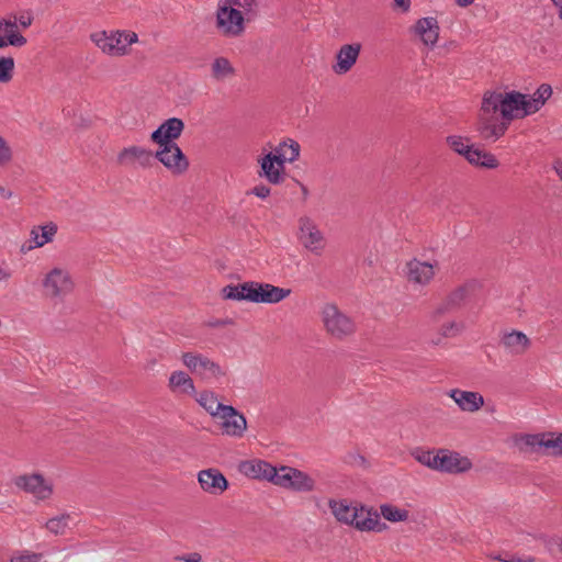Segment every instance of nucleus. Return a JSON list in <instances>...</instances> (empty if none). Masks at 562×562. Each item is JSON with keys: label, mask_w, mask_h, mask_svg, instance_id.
Wrapping results in <instances>:
<instances>
[{"label": "nucleus", "mask_w": 562, "mask_h": 562, "mask_svg": "<svg viewBox=\"0 0 562 562\" xmlns=\"http://www.w3.org/2000/svg\"><path fill=\"white\" fill-rule=\"evenodd\" d=\"M541 104L533 95L517 91H485L477 114L476 132L487 142L501 138L515 119L533 114Z\"/></svg>", "instance_id": "nucleus-1"}, {"label": "nucleus", "mask_w": 562, "mask_h": 562, "mask_svg": "<svg viewBox=\"0 0 562 562\" xmlns=\"http://www.w3.org/2000/svg\"><path fill=\"white\" fill-rule=\"evenodd\" d=\"M328 506L334 517L341 524L353 527L361 532H383L389 527L381 521L379 512L373 507L351 506L347 499H329Z\"/></svg>", "instance_id": "nucleus-2"}, {"label": "nucleus", "mask_w": 562, "mask_h": 562, "mask_svg": "<svg viewBox=\"0 0 562 562\" xmlns=\"http://www.w3.org/2000/svg\"><path fill=\"white\" fill-rule=\"evenodd\" d=\"M321 321L325 333L337 341L347 340L357 331L356 319L335 303H325L322 306Z\"/></svg>", "instance_id": "nucleus-3"}, {"label": "nucleus", "mask_w": 562, "mask_h": 562, "mask_svg": "<svg viewBox=\"0 0 562 562\" xmlns=\"http://www.w3.org/2000/svg\"><path fill=\"white\" fill-rule=\"evenodd\" d=\"M215 30L225 38H238L246 31L244 12L233 8L227 0H218L215 11Z\"/></svg>", "instance_id": "nucleus-4"}, {"label": "nucleus", "mask_w": 562, "mask_h": 562, "mask_svg": "<svg viewBox=\"0 0 562 562\" xmlns=\"http://www.w3.org/2000/svg\"><path fill=\"white\" fill-rule=\"evenodd\" d=\"M446 143L454 153L463 156L473 166L495 169L499 165L493 154L474 148L469 144L468 138L459 135H451L446 138Z\"/></svg>", "instance_id": "nucleus-5"}, {"label": "nucleus", "mask_w": 562, "mask_h": 562, "mask_svg": "<svg viewBox=\"0 0 562 562\" xmlns=\"http://www.w3.org/2000/svg\"><path fill=\"white\" fill-rule=\"evenodd\" d=\"M13 484L20 491L32 495L37 502H47L54 495L53 482L37 472L14 476Z\"/></svg>", "instance_id": "nucleus-6"}, {"label": "nucleus", "mask_w": 562, "mask_h": 562, "mask_svg": "<svg viewBox=\"0 0 562 562\" xmlns=\"http://www.w3.org/2000/svg\"><path fill=\"white\" fill-rule=\"evenodd\" d=\"M182 363L193 374H198L203 380H221L227 375V369L212 359L194 352H183Z\"/></svg>", "instance_id": "nucleus-7"}, {"label": "nucleus", "mask_w": 562, "mask_h": 562, "mask_svg": "<svg viewBox=\"0 0 562 562\" xmlns=\"http://www.w3.org/2000/svg\"><path fill=\"white\" fill-rule=\"evenodd\" d=\"M476 281L470 280L452 289L442 301L434 308L431 318L439 321L448 313L461 310L471 293L475 290Z\"/></svg>", "instance_id": "nucleus-8"}, {"label": "nucleus", "mask_w": 562, "mask_h": 562, "mask_svg": "<svg viewBox=\"0 0 562 562\" xmlns=\"http://www.w3.org/2000/svg\"><path fill=\"white\" fill-rule=\"evenodd\" d=\"M273 484L295 492H312L315 490L313 477L299 469L286 465L277 469Z\"/></svg>", "instance_id": "nucleus-9"}, {"label": "nucleus", "mask_w": 562, "mask_h": 562, "mask_svg": "<svg viewBox=\"0 0 562 562\" xmlns=\"http://www.w3.org/2000/svg\"><path fill=\"white\" fill-rule=\"evenodd\" d=\"M297 239L308 251L321 255L325 249L326 240L317 224L310 216L297 220Z\"/></svg>", "instance_id": "nucleus-10"}, {"label": "nucleus", "mask_w": 562, "mask_h": 562, "mask_svg": "<svg viewBox=\"0 0 562 562\" xmlns=\"http://www.w3.org/2000/svg\"><path fill=\"white\" fill-rule=\"evenodd\" d=\"M90 41L110 57H123L131 53V48L123 45L120 30L97 31L90 34Z\"/></svg>", "instance_id": "nucleus-11"}, {"label": "nucleus", "mask_w": 562, "mask_h": 562, "mask_svg": "<svg viewBox=\"0 0 562 562\" xmlns=\"http://www.w3.org/2000/svg\"><path fill=\"white\" fill-rule=\"evenodd\" d=\"M74 281L68 271L61 268L52 269L43 279L45 294L50 299H58L74 290Z\"/></svg>", "instance_id": "nucleus-12"}, {"label": "nucleus", "mask_w": 562, "mask_h": 562, "mask_svg": "<svg viewBox=\"0 0 562 562\" xmlns=\"http://www.w3.org/2000/svg\"><path fill=\"white\" fill-rule=\"evenodd\" d=\"M214 419L220 420V426L224 435L241 438L247 430L246 417L232 405L222 407Z\"/></svg>", "instance_id": "nucleus-13"}, {"label": "nucleus", "mask_w": 562, "mask_h": 562, "mask_svg": "<svg viewBox=\"0 0 562 562\" xmlns=\"http://www.w3.org/2000/svg\"><path fill=\"white\" fill-rule=\"evenodd\" d=\"M116 161L125 168L148 169L154 165V153L145 147L132 145L119 151Z\"/></svg>", "instance_id": "nucleus-14"}, {"label": "nucleus", "mask_w": 562, "mask_h": 562, "mask_svg": "<svg viewBox=\"0 0 562 562\" xmlns=\"http://www.w3.org/2000/svg\"><path fill=\"white\" fill-rule=\"evenodd\" d=\"M154 159H157L176 176L184 173L189 168V160L178 145L159 147L154 153Z\"/></svg>", "instance_id": "nucleus-15"}, {"label": "nucleus", "mask_w": 562, "mask_h": 562, "mask_svg": "<svg viewBox=\"0 0 562 562\" xmlns=\"http://www.w3.org/2000/svg\"><path fill=\"white\" fill-rule=\"evenodd\" d=\"M184 130V123L181 119L171 117L166 120L150 134V140L159 147L177 145L175 143Z\"/></svg>", "instance_id": "nucleus-16"}, {"label": "nucleus", "mask_w": 562, "mask_h": 562, "mask_svg": "<svg viewBox=\"0 0 562 562\" xmlns=\"http://www.w3.org/2000/svg\"><path fill=\"white\" fill-rule=\"evenodd\" d=\"M254 291L249 294L251 302L277 304L292 293L291 289L280 288L271 283H260L252 281Z\"/></svg>", "instance_id": "nucleus-17"}, {"label": "nucleus", "mask_w": 562, "mask_h": 562, "mask_svg": "<svg viewBox=\"0 0 562 562\" xmlns=\"http://www.w3.org/2000/svg\"><path fill=\"white\" fill-rule=\"evenodd\" d=\"M435 265L417 259L409 260L405 266V274L408 282L426 286L428 285L436 276Z\"/></svg>", "instance_id": "nucleus-18"}, {"label": "nucleus", "mask_w": 562, "mask_h": 562, "mask_svg": "<svg viewBox=\"0 0 562 562\" xmlns=\"http://www.w3.org/2000/svg\"><path fill=\"white\" fill-rule=\"evenodd\" d=\"M238 471L247 477L273 483L277 468L263 460H247L238 464Z\"/></svg>", "instance_id": "nucleus-19"}, {"label": "nucleus", "mask_w": 562, "mask_h": 562, "mask_svg": "<svg viewBox=\"0 0 562 562\" xmlns=\"http://www.w3.org/2000/svg\"><path fill=\"white\" fill-rule=\"evenodd\" d=\"M201 488L213 495H220L228 487L226 477L217 469L201 470L198 474Z\"/></svg>", "instance_id": "nucleus-20"}, {"label": "nucleus", "mask_w": 562, "mask_h": 562, "mask_svg": "<svg viewBox=\"0 0 562 562\" xmlns=\"http://www.w3.org/2000/svg\"><path fill=\"white\" fill-rule=\"evenodd\" d=\"M361 50L360 43L345 44L337 52V63L333 66V70L337 75L347 74L357 63Z\"/></svg>", "instance_id": "nucleus-21"}, {"label": "nucleus", "mask_w": 562, "mask_h": 562, "mask_svg": "<svg viewBox=\"0 0 562 562\" xmlns=\"http://www.w3.org/2000/svg\"><path fill=\"white\" fill-rule=\"evenodd\" d=\"M448 395L463 412L474 413L484 406V397L479 392L453 389L450 390Z\"/></svg>", "instance_id": "nucleus-22"}, {"label": "nucleus", "mask_w": 562, "mask_h": 562, "mask_svg": "<svg viewBox=\"0 0 562 562\" xmlns=\"http://www.w3.org/2000/svg\"><path fill=\"white\" fill-rule=\"evenodd\" d=\"M471 462L468 458L460 457L457 452L439 450L438 471L449 473H462L471 469Z\"/></svg>", "instance_id": "nucleus-23"}, {"label": "nucleus", "mask_w": 562, "mask_h": 562, "mask_svg": "<svg viewBox=\"0 0 562 562\" xmlns=\"http://www.w3.org/2000/svg\"><path fill=\"white\" fill-rule=\"evenodd\" d=\"M413 31L425 45L434 47L438 42L440 27L436 18L427 16L417 20Z\"/></svg>", "instance_id": "nucleus-24"}, {"label": "nucleus", "mask_w": 562, "mask_h": 562, "mask_svg": "<svg viewBox=\"0 0 562 562\" xmlns=\"http://www.w3.org/2000/svg\"><path fill=\"white\" fill-rule=\"evenodd\" d=\"M258 164L260 165L259 176L266 178L268 182L280 184L284 181L285 166L281 164L280 167L274 156L267 154L258 159Z\"/></svg>", "instance_id": "nucleus-25"}, {"label": "nucleus", "mask_w": 562, "mask_h": 562, "mask_svg": "<svg viewBox=\"0 0 562 562\" xmlns=\"http://www.w3.org/2000/svg\"><path fill=\"white\" fill-rule=\"evenodd\" d=\"M501 345L512 356H521L530 347V339L519 330H512L502 336Z\"/></svg>", "instance_id": "nucleus-26"}, {"label": "nucleus", "mask_w": 562, "mask_h": 562, "mask_svg": "<svg viewBox=\"0 0 562 562\" xmlns=\"http://www.w3.org/2000/svg\"><path fill=\"white\" fill-rule=\"evenodd\" d=\"M168 387L178 394L192 395L195 393L194 382L184 371H173L169 376Z\"/></svg>", "instance_id": "nucleus-27"}, {"label": "nucleus", "mask_w": 562, "mask_h": 562, "mask_svg": "<svg viewBox=\"0 0 562 562\" xmlns=\"http://www.w3.org/2000/svg\"><path fill=\"white\" fill-rule=\"evenodd\" d=\"M271 156L277 158V162L281 167V164L285 166L286 162L295 161L300 156V145L293 139L280 143L273 151L269 153Z\"/></svg>", "instance_id": "nucleus-28"}, {"label": "nucleus", "mask_w": 562, "mask_h": 562, "mask_svg": "<svg viewBox=\"0 0 562 562\" xmlns=\"http://www.w3.org/2000/svg\"><path fill=\"white\" fill-rule=\"evenodd\" d=\"M57 229V225L53 222L41 226H34L31 229V240L34 243V245H31L29 249L43 247L44 245L53 241Z\"/></svg>", "instance_id": "nucleus-29"}, {"label": "nucleus", "mask_w": 562, "mask_h": 562, "mask_svg": "<svg viewBox=\"0 0 562 562\" xmlns=\"http://www.w3.org/2000/svg\"><path fill=\"white\" fill-rule=\"evenodd\" d=\"M3 32L4 36H0V48H4L9 45L23 47L27 43L26 37L19 32L15 20H7Z\"/></svg>", "instance_id": "nucleus-30"}, {"label": "nucleus", "mask_w": 562, "mask_h": 562, "mask_svg": "<svg viewBox=\"0 0 562 562\" xmlns=\"http://www.w3.org/2000/svg\"><path fill=\"white\" fill-rule=\"evenodd\" d=\"M252 291H254L252 281H249V282H244V283H240L237 285H233V284L226 285L222 289L221 293H222V297L224 300L251 302L249 294Z\"/></svg>", "instance_id": "nucleus-31"}, {"label": "nucleus", "mask_w": 562, "mask_h": 562, "mask_svg": "<svg viewBox=\"0 0 562 562\" xmlns=\"http://www.w3.org/2000/svg\"><path fill=\"white\" fill-rule=\"evenodd\" d=\"M236 75V70L228 58L216 57L211 64V76L217 81L222 82Z\"/></svg>", "instance_id": "nucleus-32"}, {"label": "nucleus", "mask_w": 562, "mask_h": 562, "mask_svg": "<svg viewBox=\"0 0 562 562\" xmlns=\"http://www.w3.org/2000/svg\"><path fill=\"white\" fill-rule=\"evenodd\" d=\"M379 516L390 522H405L409 519V512L405 508H400L393 504L384 503L380 505Z\"/></svg>", "instance_id": "nucleus-33"}, {"label": "nucleus", "mask_w": 562, "mask_h": 562, "mask_svg": "<svg viewBox=\"0 0 562 562\" xmlns=\"http://www.w3.org/2000/svg\"><path fill=\"white\" fill-rule=\"evenodd\" d=\"M196 402L214 418L217 413L225 406L222 404L217 395L212 391H202L196 397Z\"/></svg>", "instance_id": "nucleus-34"}, {"label": "nucleus", "mask_w": 562, "mask_h": 562, "mask_svg": "<svg viewBox=\"0 0 562 562\" xmlns=\"http://www.w3.org/2000/svg\"><path fill=\"white\" fill-rule=\"evenodd\" d=\"M71 521V514L61 513L49 518L45 522V529L55 536H64L69 528V524Z\"/></svg>", "instance_id": "nucleus-35"}, {"label": "nucleus", "mask_w": 562, "mask_h": 562, "mask_svg": "<svg viewBox=\"0 0 562 562\" xmlns=\"http://www.w3.org/2000/svg\"><path fill=\"white\" fill-rule=\"evenodd\" d=\"M514 441L520 452L538 454V434H520L515 436Z\"/></svg>", "instance_id": "nucleus-36"}, {"label": "nucleus", "mask_w": 562, "mask_h": 562, "mask_svg": "<svg viewBox=\"0 0 562 562\" xmlns=\"http://www.w3.org/2000/svg\"><path fill=\"white\" fill-rule=\"evenodd\" d=\"M15 68L14 58L11 56L0 57V83H9L13 79Z\"/></svg>", "instance_id": "nucleus-37"}, {"label": "nucleus", "mask_w": 562, "mask_h": 562, "mask_svg": "<svg viewBox=\"0 0 562 562\" xmlns=\"http://www.w3.org/2000/svg\"><path fill=\"white\" fill-rule=\"evenodd\" d=\"M413 456L419 463L432 470H437L439 451L437 453H434L431 451L416 450L415 452H413Z\"/></svg>", "instance_id": "nucleus-38"}, {"label": "nucleus", "mask_w": 562, "mask_h": 562, "mask_svg": "<svg viewBox=\"0 0 562 562\" xmlns=\"http://www.w3.org/2000/svg\"><path fill=\"white\" fill-rule=\"evenodd\" d=\"M10 562H47L44 560V555L42 553L33 552L30 550H23L15 552Z\"/></svg>", "instance_id": "nucleus-39"}, {"label": "nucleus", "mask_w": 562, "mask_h": 562, "mask_svg": "<svg viewBox=\"0 0 562 562\" xmlns=\"http://www.w3.org/2000/svg\"><path fill=\"white\" fill-rule=\"evenodd\" d=\"M13 160V149L8 140L0 135V168L9 166Z\"/></svg>", "instance_id": "nucleus-40"}, {"label": "nucleus", "mask_w": 562, "mask_h": 562, "mask_svg": "<svg viewBox=\"0 0 562 562\" xmlns=\"http://www.w3.org/2000/svg\"><path fill=\"white\" fill-rule=\"evenodd\" d=\"M538 454L541 456H551L552 445H551V432H540L538 434Z\"/></svg>", "instance_id": "nucleus-41"}, {"label": "nucleus", "mask_w": 562, "mask_h": 562, "mask_svg": "<svg viewBox=\"0 0 562 562\" xmlns=\"http://www.w3.org/2000/svg\"><path fill=\"white\" fill-rule=\"evenodd\" d=\"M464 330V325L462 323H457L454 321L448 322L441 325L440 334L443 337H453Z\"/></svg>", "instance_id": "nucleus-42"}, {"label": "nucleus", "mask_w": 562, "mask_h": 562, "mask_svg": "<svg viewBox=\"0 0 562 562\" xmlns=\"http://www.w3.org/2000/svg\"><path fill=\"white\" fill-rule=\"evenodd\" d=\"M552 94V88L549 85H541L536 92L532 94L541 104V106L544 104V102L551 97Z\"/></svg>", "instance_id": "nucleus-43"}, {"label": "nucleus", "mask_w": 562, "mask_h": 562, "mask_svg": "<svg viewBox=\"0 0 562 562\" xmlns=\"http://www.w3.org/2000/svg\"><path fill=\"white\" fill-rule=\"evenodd\" d=\"M551 457L562 456V434L551 432Z\"/></svg>", "instance_id": "nucleus-44"}, {"label": "nucleus", "mask_w": 562, "mask_h": 562, "mask_svg": "<svg viewBox=\"0 0 562 562\" xmlns=\"http://www.w3.org/2000/svg\"><path fill=\"white\" fill-rule=\"evenodd\" d=\"M123 45H126V48H130L131 45L136 44L138 42V35L133 31L120 30Z\"/></svg>", "instance_id": "nucleus-45"}, {"label": "nucleus", "mask_w": 562, "mask_h": 562, "mask_svg": "<svg viewBox=\"0 0 562 562\" xmlns=\"http://www.w3.org/2000/svg\"><path fill=\"white\" fill-rule=\"evenodd\" d=\"M233 324H234V322L231 318H217V319L204 322V326L209 327V328H220V327H225V326H229Z\"/></svg>", "instance_id": "nucleus-46"}, {"label": "nucleus", "mask_w": 562, "mask_h": 562, "mask_svg": "<svg viewBox=\"0 0 562 562\" xmlns=\"http://www.w3.org/2000/svg\"><path fill=\"white\" fill-rule=\"evenodd\" d=\"M270 188L265 186V184H258L256 187H254L249 192L248 194H254L260 199H266L270 195Z\"/></svg>", "instance_id": "nucleus-47"}, {"label": "nucleus", "mask_w": 562, "mask_h": 562, "mask_svg": "<svg viewBox=\"0 0 562 562\" xmlns=\"http://www.w3.org/2000/svg\"><path fill=\"white\" fill-rule=\"evenodd\" d=\"M177 561H184V562H201L202 555L199 552H191L183 555L176 557Z\"/></svg>", "instance_id": "nucleus-48"}, {"label": "nucleus", "mask_w": 562, "mask_h": 562, "mask_svg": "<svg viewBox=\"0 0 562 562\" xmlns=\"http://www.w3.org/2000/svg\"><path fill=\"white\" fill-rule=\"evenodd\" d=\"M494 560H498L502 562H533V559L529 555L516 557L513 555L510 559H502L501 557H494Z\"/></svg>", "instance_id": "nucleus-49"}, {"label": "nucleus", "mask_w": 562, "mask_h": 562, "mask_svg": "<svg viewBox=\"0 0 562 562\" xmlns=\"http://www.w3.org/2000/svg\"><path fill=\"white\" fill-rule=\"evenodd\" d=\"M394 2L403 12H407L411 8V0H394Z\"/></svg>", "instance_id": "nucleus-50"}, {"label": "nucleus", "mask_w": 562, "mask_h": 562, "mask_svg": "<svg viewBox=\"0 0 562 562\" xmlns=\"http://www.w3.org/2000/svg\"><path fill=\"white\" fill-rule=\"evenodd\" d=\"M0 196L4 200H9L13 196V192L11 189L0 184Z\"/></svg>", "instance_id": "nucleus-51"}, {"label": "nucleus", "mask_w": 562, "mask_h": 562, "mask_svg": "<svg viewBox=\"0 0 562 562\" xmlns=\"http://www.w3.org/2000/svg\"><path fill=\"white\" fill-rule=\"evenodd\" d=\"M12 276L9 269L0 268V282L8 281Z\"/></svg>", "instance_id": "nucleus-52"}, {"label": "nucleus", "mask_w": 562, "mask_h": 562, "mask_svg": "<svg viewBox=\"0 0 562 562\" xmlns=\"http://www.w3.org/2000/svg\"><path fill=\"white\" fill-rule=\"evenodd\" d=\"M32 18L31 16H21L19 19V22H20V25L23 27V29H27L31 24H32Z\"/></svg>", "instance_id": "nucleus-53"}, {"label": "nucleus", "mask_w": 562, "mask_h": 562, "mask_svg": "<svg viewBox=\"0 0 562 562\" xmlns=\"http://www.w3.org/2000/svg\"><path fill=\"white\" fill-rule=\"evenodd\" d=\"M554 170L558 173V176L560 177V179L562 180V159L558 160L554 164Z\"/></svg>", "instance_id": "nucleus-54"}, {"label": "nucleus", "mask_w": 562, "mask_h": 562, "mask_svg": "<svg viewBox=\"0 0 562 562\" xmlns=\"http://www.w3.org/2000/svg\"><path fill=\"white\" fill-rule=\"evenodd\" d=\"M475 0H456V3L461 8L471 5Z\"/></svg>", "instance_id": "nucleus-55"}, {"label": "nucleus", "mask_w": 562, "mask_h": 562, "mask_svg": "<svg viewBox=\"0 0 562 562\" xmlns=\"http://www.w3.org/2000/svg\"><path fill=\"white\" fill-rule=\"evenodd\" d=\"M554 5L559 9V16L562 19V0H552Z\"/></svg>", "instance_id": "nucleus-56"}, {"label": "nucleus", "mask_w": 562, "mask_h": 562, "mask_svg": "<svg viewBox=\"0 0 562 562\" xmlns=\"http://www.w3.org/2000/svg\"><path fill=\"white\" fill-rule=\"evenodd\" d=\"M5 23H7L5 19H0V31H2L4 29Z\"/></svg>", "instance_id": "nucleus-57"}, {"label": "nucleus", "mask_w": 562, "mask_h": 562, "mask_svg": "<svg viewBox=\"0 0 562 562\" xmlns=\"http://www.w3.org/2000/svg\"><path fill=\"white\" fill-rule=\"evenodd\" d=\"M358 459H359V461H360L361 463H364V462H366V459H364V457H362V456H359V457H358Z\"/></svg>", "instance_id": "nucleus-58"}, {"label": "nucleus", "mask_w": 562, "mask_h": 562, "mask_svg": "<svg viewBox=\"0 0 562 562\" xmlns=\"http://www.w3.org/2000/svg\"><path fill=\"white\" fill-rule=\"evenodd\" d=\"M366 514H363L361 517L358 518V520H364Z\"/></svg>", "instance_id": "nucleus-59"}, {"label": "nucleus", "mask_w": 562, "mask_h": 562, "mask_svg": "<svg viewBox=\"0 0 562 562\" xmlns=\"http://www.w3.org/2000/svg\"><path fill=\"white\" fill-rule=\"evenodd\" d=\"M559 549H560V551L562 552V538H561V541H560V543H559Z\"/></svg>", "instance_id": "nucleus-60"}, {"label": "nucleus", "mask_w": 562, "mask_h": 562, "mask_svg": "<svg viewBox=\"0 0 562 562\" xmlns=\"http://www.w3.org/2000/svg\"><path fill=\"white\" fill-rule=\"evenodd\" d=\"M302 189H303V193L306 194L307 193V189L305 187H302Z\"/></svg>", "instance_id": "nucleus-61"}]
</instances>
